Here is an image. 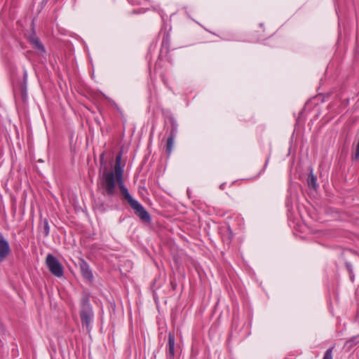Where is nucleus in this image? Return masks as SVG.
Returning <instances> with one entry per match:
<instances>
[{"mask_svg":"<svg viewBox=\"0 0 359 359\" xmlns=\"http://www.w3.org/2000/svg\"><path fill=\"white\" fill-rule=\"evenodd\" d=\"M308 186L313 189H316L318 187L317 178L311 171L309 175L307 180Z\"/></svg>","mask_w":359,"mask_h":359,"instance_id":"obj_12","label":"nucleus"},{"mask_svg":"<svg viewBox=\"0 0 359 359\" xmlns=\"http://www.w3.org/2000/svg\"><path fill=\"white\" fill-rule=\"evenodd\" d=\"M11 252V248L8 242L0 233V262L4 261Z\"/></svg>","mask_w":359,"mask_h":359,"instance_id":"obj_7","label":"nucleus"},{"mask_svg":"<svg viewBox=\"0 0 359 359\" xmlns=\"http://www.w3.org/2000/svg\"><path fill=\"white\" fill-rule=\"evenodd\" d=\"M130 207L135 210V215H137L143 222H151L149 213L137 201L133 203Z\"/></svg>","mask_w":359,"mask_h":359,"instance_id":"obj_4","label":"nucleus"},{"mask_svg":"<svg viewBox=\"0 0 359 359\" xmlns=\"http://www.w3.org/2000/svg\"><path fill=\"white\" fill-rule=\"evenodd\" d=\"M122 154L118 153L116 156L114 172L104 170L100 177L102 194L107 196H113L116 194V182L123 180V170L121 166Z\"/></svg>","mask_w":359,"mask_h":359,"instance_id":"obj_1","label":"nucleus"},{"mask_svg":"<svg viewBox=\"0 0 359 359\" xmlns=\"http://www.w3.org/2000/svg\"><path fill=\"white\" fill-rule=\"evenodd\" d=\"M46 264L50 272L57 278L64 274L63 267L59 260L51 254H48L46 258Z\"/></svg>","mask_w":359,"mask_h":359,"instance_id":"obj_3","label":"nucleus"},{"mask_svg":"<svg viewBox=\"0 0 359 359\" xmlns=\"http://www.w3.org/2000/svg\"><path fill=\"white\" fill-rule=\"evenodd\" d=\"M40 228L42 229L43 236L47 237L50 233V226L48 224V219H41L40 221Z\"/></svg>","mask_w":359,"mask_h":359,"instance_id":"obj_11","label":"nucleus"},{"mask_svg":"<svg viewBox=\"0 0 359 359\" xmlns=\"http://www.w3.org/2000/svg\"><path fill=\"white\" fill-rule=\"evenodd\" d=\"M358 344H359V335L350 338L346 341L345 346H348V348H352L353 345H356Z\"/></svg>","mask_w":359,"mask_h":359,"instance_id":"obj_13","label":"nucleus"},{"mask_svg":"<svg viewBox=\"0 0 359 359\" xmlns=\"http://www.w3.org/2000/svg\"><path fill=\"white\" fill-rule=\"evenodd\" d=\"M177 125L174 122L172 121V126H171V130L170 135L167 139L165 149L166 153L168 155H170L172 151L173 145H174V140L177 136Z\"/></svg>","mask_w":359,"mask_h":359,"instance_id":"obj_5","label":"nucleus"},{"mask_svg":"<svg viewBox=\"0 0 359 359\" xmlns=\"http://www.w3.org/2000/svg\"><path fill=\"white\" fill-rule=\"evenodd\" d=\"M116 183L120 188L121 194L123 196V197L126 198V200H127L129 205H131L133 203H135L136 201V200H135L130 196V194L128 192V189L126 187H125L124 184H123V180L121 181V182H118Z\"/></svg>","mask_w":359,"mask_h":359,"instance_id":"obj_10","label":"nucleus"},{"mask_svg":"<svg viewBox=\"0 0 359 359\" xmlns=\"http://www.w3.org/2000/svg\"><path fill=\"white\" fill-rule=\"evenodd\" d=\"M81 309L80 311V317L83 327H86L89 332L91 330L90 323L93 318V312L90 304L88 297H85L81 299Z\"/></svg>","mask_w":359,"mask_h":359,"instance_id":"obj_2","label":"nucleus"},{"mask_svg":"<svg viewBox=\"0 0 359 359\" xmlns=\"http://www.w3.org/2000/svg\"><path fill=\"white\" fill-rule=\"evenodd\" d=\"M79 265L83 277L88 281H93V275L88 264L83 259H79Z\"/></svg>","mask_w":359,"mask_h":359,"instance_id":"obj_6","label":"nucleus"},{"mask_svg":"<svg viewBox=\"0 0 359 359\" xmlns=\"http://www.w3.org/2000/svg\"><path fill=\"white\" fill-rule=\"evenodd\" d=\"M175 337L174 332L168 334V350L167 357L168 359H174L175 357Z\"/></svg>","mask_w":359,"mask_h":359,"instance_id":"obj_9","label":"nucleus"},{"mask_svg":"<svg viewBox=\"0 0 359 359\" xmlns=\"http://www.w3.org/2000/svg\"><path fill=\"white\" fill-rule=\"evenodd\" d=\"M163 81L164 84L167 86L168 81H166L165 79H163Z\"/></svg>","mask_w":359,"mask_h":359,"instance_id":"obj_16","label":"nucleus"},{"mask_svg":"<svg viewBox=\"0 0 359 359\" xmlns=\"http://www.w3.org/2000/svg\"><path fill=\"white\" fill-rule=\"evenodd\" d=\"M224 186H225V183L220 184V186H219L220 189L223 190L224 189Z\"/></svg>","mask_w":359,"mask_h":359,"instance_id":"obj_15","label":"nucleus"},{"mask_svg":"<svg viewBox=\"0 0 359 359\" xmlns=\"http://www.w3.org/2000/svg\"><path fill=\"white\" fill-rule=\"evenodd\" d=\"M332 350L333 347L328 348L325 351L323 359H332Z\"/></svg>","mask_w":359,"mask_h":359,"instance_id":"obj_14","label":"nucleus"},{"mask_svg":"<svg viewBox=\"0 0 359 359\" xmlns=\"http://www.w3.org/2000/svg\"><path fill=\"white\" fill-rule=\"evenodd\" d=\"M29 41L32 45V48L36 50L39 54L43 55L46 53L45 47L35 34L30 36Z\"/></svg>","mask_w":359,"mask_h":359,"instance_id":"obj_8","label":"nucleus"}]
</instances>
